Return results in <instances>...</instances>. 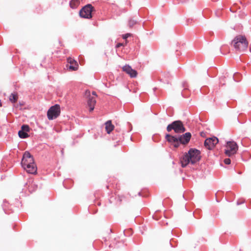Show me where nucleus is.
<instances>
[{
  "mask_svg": "<svg viewBox=\"0 0 251 251\" xmlns=\"http://www.w3.org/2000/svg\"><path fill=\"white\" fill-rule=\"evenodd\" d=\"M201 152L195 149H191L188 153H185L180 158V162L182 167H185L188 164H195L201 159Z\"/></svg>",
  "mask_w": 251,
  "mask_h": 251,
  "instance_id": "1",
  "label": "nucleus"
},
{
  "mask_svg": "<svg viewBox=\"0 0 251 251\" xmlns=\"http://www.w3.org/2000/svg\"><path fill=\"white\" fill-rule=\"evenodd\" d=\"M21 164L26 171L31 174L37 172V167L32 155L28 151H25L23 156Z\"/></svg>",
  "mask_w": 251,
  "mask_h": 251,
  "instance_id": "2",
  "label": "nucleus"
},
{
  "mask_svg": "<svg viewBox=\"0 0 251 251\" xmlns=\"http://www.w3.org/2000/svg\"><path fill=\"white\" fill-rule=\"evenodd\" d=\"M231 45L236 51L243 52L248 49V42L245 36L238 35L233 39Z\"/></svg>",
  "mask_w": 251,
  "mask_h": 251,
  "instance_id": "3",
  "label": "nucleus"
},
{
  "mask_svg": "<svg viewBox=\"0 0 251 251\" xmlns=\"http://www.w3.org/2000/svg\"><path fill=\"white\" fill-rule=\"evenodd\" d=\"M173 129L176 133H183L185 131V128L180 121H174L167 126V130L168 132H170Z\"/></svg>",
  "mask_w": 251,
  "mask_h": 251,
  "instance_id": "4",
  "label": "nucleus"
},
{
  "mask_svg": "<svg viewBox=\"0 0 251 251\" xmlns=\"http://www.w3.org/2000/svg\"><path fill=\"white\" fill-rule=\"evenodd\" d=\"M238 150V146L234 141H229L226 143L225 153L226 155L231 157L235 154Z\"/></svg>",
  "mask_w": 251,
  "mask_h": 251,
  "instance_id": "5",
  "label": "nucleus"
},
{
  "mask_svg": "<svg viewBox=\"0 0 251 251\" xmlns=\"http://www.w3.org/2000/svg\"><path fill=\"white\" fill-rule=\"evenodd\" d=\"M60 113V106L55 104L50 108L47 112V117L49 120H52L58 117Z\"/></svg>",
  "mask_w": 251,
  "mask_h": 251,
  "instance_id": "6",
  "label": "nucleus"
},
{
  "mask_svg": "<svg viewBox=\"0 0 251 251\" xmlns=\"http://www.w3.org/2000/svg\"><path fill=\"white\" fill-rule=\"evenodd\" d=\"M93 7L91 4H88L83 7L79 12V15L81 17L86 19L92 18V12Z\"/></svg>",
  "mask_w": 251,
  "mask_h": 251,
  "instance_id": "7",
  "label": "nucleus"
},
{
  "mask_svg": "<svg viewBox=\"0 0 251 251\" xmlns=\"http://www.w3.org/2000/svg\"><path fill=\"white\" fill-rule=\"evenodd\" d=\"M219 140L216 137H213L206 139L204 142V146L208 150L213 149L218 143Z\"/></svg>",
  "mask_w": 251,
  "mask_h": 251,
  "instance_id": "8",
  "label": "nucleus"
},
{
  "mask_svg": "<svg viewBox=\"0 0 251 251\" xmlns=\"http://www.w3.org/2000/svg\"><path fill=\"white\" fill-rule=\"evenodd\" d=\"M166 139L169 142L172 143L175 148H177L179 146L178 137L170 134H166Z\"/></svg>",
  "mask_w": 251,
  "mask_h": 251,
  "instance_id": "9",
  "label": "nucleus"
},
{
  "mask_svg": "<svg viewBox=\"0 0 251 251\" xmlns=\"http://www.w3.org/2000/svg\"><path fill=\"white\" fill-rule=\"evenodd\" d=\"M123 71L128 74L131 77H135L137 76V72L132 69L129 65H125L123 67Z\"/></svg>",
  "mask_w": 251,
  "mask_h": 251,
  "instance_id": "10",
  "label": "nucleus"
},
{
  "mask_svg": "<svg viewBox=\"0 0 251 251\" xmlns=\"http://www.w3.org/2000/svg\"><path fill=\"white\" fill-rule=\"evenodd\" d=\"M191 134L190 132H186L183 135L178 137L179 144H187L190 140Z\"/></svg>",
  "mask_w": 251,
  "mask_h": 251,
  "instance_id": "11",
  "label": "nucleus"
},
{
  "mask_svg": "<svg viewBox=\"0 0 251 251\" xmlns=\"http://www.w3.org/2000/svg\"><path fill=\"white\" fill-rule=\"evenodd\" d=\"M68 62L70 64L69 68L70 69L75 71L78 68V64L77 62L74 59L69 57L68 58Z\"/></svg>",
  "mask_w": 251,
  "mask_h": 251,
  "instance_id": "12",
  "label": "nucleus"
},
{
  "mask_svg": "<svg viewBox=\"0 0 251 251\" xmlns=\"http://www.w3.org/2000/svg\"><path fill=\"white\" fill-rule=\"evenodd\" d=\"M96 102V98L94 97H90L87 101V104L90 112L94 110Z\"/></svg>",
  "mask_w": 251,
  "mask_h": 251,
  "instance_id": "13",
  "label": "nucleus"
},
{
  "mask_svg": "<svg viewBox=\"0 0 251 251\" xmlns=\"http://www.w3.org/2000/svg\"><path fill=\"white\" fill-rule=\"evenodd\" d=\"M114 129V126L112 124L110 121H107L105 123V129L107 133L109 134Z\"/></svg>",
  "mask_w": 251,
  "mask_h": 251,
  "instance_id": "14",
  "label": "nucleus"
},
{
  "mask_svg": "<svg viewBox=\"0 0 251 251\" xmlns=\"http://www.w3.org/2000/svg\"><path fill=\"white\" fill-rule=\"evenodd\" d=\"M18 99V96L17 94H16V93H12L9 96V100L12 103H15L17 101Z\"/></svg>",
  "mask_w": 251,
  "mask_h": 251,
  "instance_id": "15",
  "label": "nucleus"
},
{
  "mask_svg": "<svg viewBox=\"0 0 251 251\" xmlns=\"http://www.w3.org/2000/svg\"><path fill=\"white\" fill-rule=\"evenodd\" d=\"M79 4V0H72L70 2V5L71 8H75Z\"/></svg>",
  "mask_w": 251,
  "mask_h": 251,
  "instance_id": "16",
  "label": "nucleus"
},
{
  "mask_svg": "<svg viewBox=\"0 0 251 251\" xmlns=\"http://www.w3.org/2000/svg\"><path fill=\"white\" fill-rule=\"evenodd\" d=\"M18 134L19 137L23 139L26 138L28 136V135L26 132H24V131H22L21 130L19 131Z\"/></svg>",
  "mask_w": 251,
  "mask_h": 251,
  "instance_id": "17",
  "label": "nucleus"
},
{
  "mask_svg": "<svg viewBox=\"0 0 251 251\" xmlns=\"http://www.w3.org/2000/svg\"><path fill=\"white\" fill-rule=\"evenodd\" d=\"M21 130L24 131V132L27 133V132H28L29 131V127L27 125H23L22 126Z\"/></svg>",
  "mask_w": 251,
  "mask_h": 251,
  "instance_id": "18",
  "label": "nucleus"
},
{
  "mask_svg": "<svg viewBox=\"0 0 251 251\" xmlns=\"http://www.w3.org/2000/svg\"><path fill=\"white\" fill-rule=\"evenodd\" d=\"M37 188V186L35 184H31V186H28V189L29 191H33Z\"/></svg>",
  "mask_w": 251,
  "mask_h": 251,
  "instance_id": "19",
  "label": "nucleus"
},
{
  "mask_svg": "<svg viewBox=\"0 0 251 251\" xmlns=\"http://www.w3.org/2000/svg\"><path fill=\"white\" fill-rule=\"evenodd\" d=\"M137 24V21L133 20H130L128 22V25L130 27H132Z\"/></svg>",
  "mask_w": 251,
  "mask_h": 251,
  "instance_id": "20",
  "label": "nucleus"
},
{
  "mask_svg": "<svg viewBox=\"0 0 251 251\" xmlns=\"http://www.w3.org/2000/svg\"><path fill=\"white\" fill-rule=\"evenodd\" d=\"M224 163L226 164L229 165L231 163V160H230V159L229 158H226L224 160Z\"/></svg>",
  "mask_w": 251,
  "mask_h": 251,
  "instance_id": "21",
  "label": "nucleus"
},
{
  "mask_svg": "<svg viewBox=\"0 0 251 251\" xmlns=\"http://www.w3.org/2000/svg\"><path fill=\"white\" fill-rule=\"evenodd\" d=\"M130 36V33H126V34H124V35H123V38L124 39H126L128 37H129Z\"/></svg>",
  "mask_w": 251,
  "mask_h": 251,
  "instance_id": "22",
  "label": "nucleus"
},
{
  "mask_svg": "<svg viewBox=\"0 0 251 251\" xmlns=\"http://www.w3.org/2000/svg\"><path fill=\"white\" fill-rule=\"evenodd\" d=\"M124 46V44L123 43H118L116 46V47L117 48H120L121 47V46Z\"/></svg>",
  "mask_w": 251,
  "mask_h": 251,
  "instance_id": "23",
  "label": "nucleus"
},
{
  "mask_svg": "<svg viewBox=\"0 0 251 251\" xmlns=\"http://www.w3.org/2000/svg\"><path fill=\"white\" fill-rule=\"evenodd\" d=\"M92 95L93 96L92 97H94L95 98H96V93L95 92H92Z\"/></svg>",
  "mask_w": 251,
  "mask_h": 251,
  "instance_id": "24",
  "label": "nucleus"
},
{
  "mask_svg": "<svg viewBox=\"0 0 251 251\" xmlns=\"http://www.w3.org/2000/svg\"><path fill=\"white\" fill-rule=\"evenodd\" d=\"M242 203V202H240L239 201H238L237 202V204L238 205L241 204Z\"/></svg>",
  "mask_w": 251,
  "mask_h": 251,
  "instance_id": "25",
  "label": "nucleus"
},
{
  "mask_svg": "<svg viewBox=\"0 0 251 251\" xmlns=\"http://www.w3.org/2000/svg\"><path fill=\"white\" fill-rule=\"evenodd\" d=\"M1 106V103L0 102V106Z\"/></svg>",
  "mask_w": 251,
  "mask_h": 251,
  "instance_id": "26",
  "label": "nucleus"
}]
</instances>
